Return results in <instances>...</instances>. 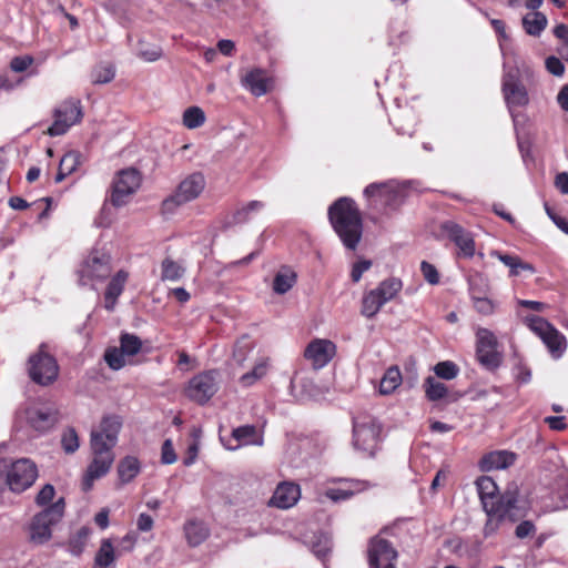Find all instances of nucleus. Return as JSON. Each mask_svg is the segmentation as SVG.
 I'll return each mask as SVG.
<instances>
[{"mask_svg":"<svg viewBox=\"0 0 568 568\" xmlns=\"http://www.w3.org/2000/svg\"><path fill=\"white\" fill-rule=\"evenodd\" d=\"M475 484L483 509L487 515L484 527L486 537L495 534L504 520L513 523L518 519V494L516 490H506L499 495L496 483L488 476L479 477Z\"/></svg>","mask_w":568,"mask_h":568,"instance_id":"nucleus-1","label":"nucleus"},{"mask_svg":"<svg viewBox=\"0 0 568 568\" xmlns=\"http://www.w3.org/2000/svg\"><path fill=\"white\" fill-rule=\"evenodd\" d=\"M327 214L333 230L343 244L349 250H355L362 239L363 223L354 200L339 197L329 205Z\"/></svg>","mask_w":568,"mask_h":568,"instance_id":"nucleus-2","label":"nucleus"},{"mask_svg":"<svg viewBox=\"0 0 568 568\" xmlns=\"http://www.w3.org/2000/svg\"><path fill=\"white\" fill-rule=\"evenodd\" d=\"M38 478V467L29 458H20L10 464L0 459V491L9 488L13 493H23Z\"/></svg>","mask_w":568,"mask_h":568,"instance_id":"nucleus-3","label":"nucleus"},{"mask_svg":"<svg viewBox=\"0 0 568 568\" xmlns=\"http://www.w3.org/2000/svg\"><path fill=\"white\" fill-rule=\"evenodd\" d=\"M65 511V500L60 497L52 505L37 513L28 525L29 541L42 546L53 536V528L62 520Z\"/></svg>","mask_w":568,"mask_h":568,"instance_id":"nucleus-4","label":"nucleus"},{"mask_svg":"<svg viewBox=\"0 0 568 568\" xmlns=\"http://www.w3.org/2000/svg\"><path fill=\"white\" fill-rule=\"evenodd\" d=\"M206 180L203 173L193 172L186 175L175 187L174 192L162 202V213L173 214L178 207L190 203L203 193Z\"/></svg>","mask_w":568,"mask_h":568,"instance_id":"nucleus-5","label":"nucleus"},{"mask_svg":"<svg viewBox=\"0 0 568 568\" xmlns=\"http://www.w3.org/2000/svg\"><path fill=\"white\" fill-rule=\"evenodd\" d=\"M382 426L369 414L353 417V446L357 450L374 455L381 442Z\"/></svg>","mask_w":568,"mask_h":568,"instance_id":"nucleus-6","label":"nucleus"},{"mask_svg":"<svg viewBox=\"0 0 568 568\" xmlns=\"http://www.w3.org/2000/svg\"><path fill=\"white\" fill-rule=\"evenodd\" d=\"M112 272L111 257L109 254L94 250L83 261L78 271V283L81 286H91L106 280Z\"/></svg>","mask_w":568,"mask_h":568,"instance_id":"nucleus-7","label":"nucleus"},{"mask_svg":"<svg viewBox=\"0 0 568 568\" xmlns=\"http://www.w3.org/2000/svg\"><path fill=\"white\" fill-rule=\"evenodd\" d=\"M90 446L93 459L83 476L82 486L84 491H89L97 479L104 477L109 473L115 459L113 449L106 448L104 444H100L97 438L90 440Z\"/></svg>","mask_w":568,"mask_h":568,"instance_id":"nucleus-8","label":"nucleus"},{"mask_svg":"<svg viewBox=\"0 0 568 568\" xmlns=\"http://www.w3.org/2000/svg\"><path fill=\"white\" fill-rule=\"evenodd\" d=\"M28 372L30 378L41 386H48L58 378L59 365L55 358L47 353L45 344H41L39 351L29 357Z\"/></svg>","mask_w":568,"mask_h":568,"instance_id":"nucleus-9","label":"nucleus"},{"mask_svg":"<svg viewBox=\"0 0 568 568\" xmlns=\"http://www.w3.org/2000/svg\"><path fill=\"white\" fill-rule=\"evenodd\" d=\"M141 185V174L136 169L121 170L113 180L110 201L114 206H122Z\"/></svg>","mask_w":568,"mask_h":568,"instance_id":"nucleus-10","label":"nucleus"},{"mask_svg":"<svg viewBox=\"0 0 568 568\" xmlns=\"http://www.w3.org/2000/svg\"><path fill=\"white\" fill-rule=\"evenodd\" d=\"M527 326L544 342L549 352L559 357L566 348V339L549 322L539 316L526 317Z\"/></svg>","mask_w":568,"mask_h":568,"instance_id":"nucleus-11","label":"nucleus"},{"mask_svg":"<svg viewBox=\"0 0 568 568\" xmlns=\"http://www.w3.org/2000/svg\"><path fill=\"white\" fill-rule=\"evenodd\" d=\"M53 123L48 128L50 136L63 135L68 130L81 121L82 110L80 101L67 100L59 104L53 111Z\"/></svg>","mask_w":568,"mask_h":568,"instance_id":"nucleus-12","label":"nucleus"},{"mask_svg":"<svg viewBox=\"0 0 568 568\" xmlns=\"http://www.w3.org/2000/svg\"><path fill=\"white\" fill-rule=\"evenodd\" d=\"M219 389L217 373L203 372L192 377L185 388L186 396L197 404H205Z\"/></svg>","mask_w":568,"mask_h":568,"instance_id":"nucleus-13","label":"nucleus"},{"mask_svg":"<svg viewBox=\"0 0 568 568\" xmlns=\"http://www.w3.org/2000/svg\"><path fill=\"white\" fill-rule=\"evenodd\" d=\"M501 91L509 110L514 106H525L529 103L528 92L520 82L517 69L505 70Z\"/></svg>","mask_w":568,"mask_h":568,"instance_id":"nucleus-14","label":"nucleus"},{"mask_svg":"<svg viewBox=\"0 0 568 568\" xmlns=\"http://www.w3.org/2000/svg\"><path fill=\"white\" fill-rule=\"evenodd\" d=\"M476 355L479 363L488 369H494L500 364V355L497 352V338L487 328H478L476 333Z\"/></svg>","mask_w":568,"mask_h":568,"instance_id":"nucleus-15","label":"nucleus"},{"mask_svg":"<svg viewBox=\"0 0 568 568\" xmlns=\"http://www.w3.org/2000/svg\"><path fill=\"white\" fill-rule=\"evenodd\" d=\"M367 554L369 568H395L397 551L388 540L379 536L372 538Z\"/></svg>","mask_w":568,"mask_h":568,"instance_id":"nucleus-16","label":"nucleus"},{"mask_svg":"<svg viewBox=\"0 0 568 568\" xmlns=\"http://www.w3.org/2000/svg\"><path fill=\"white\" fill-rule=\"evenodd\" d=\"M223 445L229 450H236L243 446H263L264 436L263 430L258 429L254 425H243L232 430L231 438L224 440Z\"/></svg>","mask_w":568,"mask_h":568,"instance_id":"nucleus-17","label":"nucleus"},{"mask_svg":"<svg viewBox=\"0 0 568 568\" xmlns=\"http://www.w3.org/2000/svg\"><path fill=\"white\" fill-rule=\"evenodd\" d=\"M336 346L329 339L315 338L305 347L304 357L314 369L326 366L335 356Z\"/></svg>","mask_w":568,"mask_h":568,"instance_id":"nucleus-18","label":"nucleus"},{"mask_svg":"<svg viewBox=\"0 0 568 568\" xmlns=\"http://www.w3.org/2000/svg\"><path fill=\"white\" fill-rule=\"evenodd\" d=\"M442 231L458 247V256L470 258L475 255L474 237L462 225L453 221H446L442 224Z\"/></svg>","mask_w":568,"mask_h":568,"instance_id":"nucleus-19","label":"nucleus"},{"mask_svg":"<svg viewBox=\"0 0 568 568\" xmlns=\"http://www.w3.org/2000/svg\"><path fill=\"white\" fill-rule=\"evenodd\" d=\"M26 418L30 427L44 433L51 429L58 422V410L51 406H33L27 409Z\"/></svg>","mask_w":568,"mask_h":568,"instance_id":"nucleus-20","label":"nucleus"},{"mask_svg":"<svg viewBox=\"0 0 568 568\" xmlns=\"http://www.w3.org/2000/svg\"><path fill=\"white\" fill-rule=\"evenodd\" d=\"M122 427L120 417L111 415L102 418L99 428L91 432L90 440L104 444L106 448L113 449L118 443V436Z\"/></svg>","mask_w":568,"mask_h":568,"instance_id":"nucleus-21","label":"nucleus"},{"mask_svg":"<svg viewBox=\"0 0 568 568\" xmlns=\"http://www.w3.org/2000/svg\"><path fill=\"white\" fill-rule=\"evenodd\" d=\"M241 83L243 88L250 91L255 97L266 94L272 87V79L267 75L266 71L260 68L247 71L242 78Z\"/></svg>","mask_w":568,"mask_h":568,"instance_id":"nucleus-22","label":"nucleus"},{"mask_svg":"<svg viewBox=\"0 0 568 568\" xmlns=\"http://www.w3.org/2000/svg\"><path fill=\"white\" fill-rule=\"evenodd\" d=\"M300 497L301 490L298 485L284 481L277 485L268 505L280 509H287L293 507Z\"/></svg>","mask_w":568,"mask_h":568,"instance_id":"nucleus-23","label":"nucleus"},{"mask_svg":"<svg viewBox=\"0 0 568 568\" xmlns=\"http://www.w3.org/2000/svg\"><path fill=\"white\" fill-rule=\"evenodd\" d=\"M365 489V485L361 481L355 480H339L338 487L327 488L325 496L333 501L347 500L353 497L356 493Z\"/></svg>","mask_w":568,"mask_h":568,"instance_id":"nucleus-24","label":"nucleus"},{"mask_svg":"<svg viewBox=\"0 0 568 568\" xmlns=\"http://www.w3.org/2000/svg\"><path fill=\"white\" fill-rule=\"evenodd\" d=\"M516 459L514 453L507 450H496L485 455L480 460L483 470L504 469L513 465Z\"/></svg>","mask_w":568,"mask_h":568,"instance_id":"nucleus-25","label":"nucleus"},{"mask_svg":"<svg viewBox=\"0 0 568 568\" xmlns=\"http://www.w3.org/2000/svg\"><path fill=\"white\" fill-rule=\"evenodd\" d=\"M128 276L129 274L121 270L111 278L104 294L105 308L108 311H112L114 308L118 297L123 292Z\"/></svg>","mask_w":568,"mask_h":568,"instance_id":"nucleus-26","label":"nucleus"},{"mask_svg":"<svg viewBox=\"0 0 568 568\" xmlns=\"http://www.w3.org/2000/svg\"><path fill=\"white\" fill-rule=\"evenodd\" d=\"M209 529L204 523L199 520H189L184 525V535L191 547L201 545L209 537Z\"/></svg>","mask_w":568,"mask_h":568,"instance_id":"nucleus-27","label":"nucleus"},{"mask_svg":"<svg viewBox=\"0 0 568 568\" xmlns=\"http://www.w3.org/2000/svg\"><path fill=\"white\" fill-rule=\"evenodd\" d=\"M366 197H376L381 202L389 203L398 197V192L395 191L389 183H372L364 190Z\"/></svg>","mask_w":568,"mask_h":568,"instance_id":"nucleus-28","label":"nucleus"},{"mask_svg":"<svg viewBox=\"0 0 568 568\" xmlns=\"http://www.w3.org/2000/svg\"><path fill=\"white\" fill-rule=\"evenodd\" d=\"M297 275L290 267H282L273 280V291L276 294L287 293L296 283Z\"/></svg>","mask_w":568,"mask_h":568,"instance_id":"nucleus-29","label":"nucleus"},{"mask_svg":"<svg viewBox=\"0 0 568 568\" xmlns=\"http://www.w3.org/2000/svg\"><path fill=\"white\" fill-rule=\"evenodd\" d=\"M490 255L497 257L501 263L508 266L511 276L519 275L520 271H529L531 273L535 272V268L531 264L523 262L518 256L504 254L498 251H493Z\"/></svg>","mask_w":568,"mask_h":568,"instance_id":"nucleus-30","label":"nucleus"},{"mask_svg":"<svg viewBox=\"0 0 568 568\" xmlns=\"http://www.w3.org/2000/svg\"><path fill=\"white\" fill-rule=\"evenodd\" d=\"M141 470L140 462L136 457L126 456L118 465V475L122 484L130 483Z\"/></svg>","mask_w":568,"mask_h":568,"instance_id":"nucleus-31","label":"nucleus"},{"mask_svg":"<svg viewBox=\"0 0 568 568\" xmlns=\"http://www.w3.org/2000/svg\"><path fill=\"white\" fill-rule=\"evenodd\" d=\"M265 207L262 201H250L248 203L237 207L232 214L233 224H243L251 220L253 214L261 212Z\"/></svg>","mask_w":568,"mask_h":568,"instance_id":"nucleus-32","label":"nucleus"},{"mask_svg":"<svg viewBox=\"0 0 568 568\" xmlns=\"http://www.w3.org/2000/svg\"><path fill=\"white\" fill-rule=\"evenodd\" d=\"M403 283L399 278L389 277L382 281L374 292L377 293L379 298L386 304L392 301L402 290Z\"/></svg>","mask_w":568,"mask_h":568,"instance_id":"nucleus-33","label":"nucleus"},{"mask_svg":"<svg viewBox=\"0 0 568 568\" xmlns=\"http://www.w3.org/2000/svg\"><path fill=\"white\" fill-rule=\"evenodd\" d=\"M402 383V374L397 366L389 367L379 383V393L383 395L392 394Z\"/></svg>","mask_w":568,"mask_h":568,"instance_id":"nucleus-34","label":"nucleus"},{"mask_svg":"<svg viewBox=\"0 0 568 568\" xmlns=\"http://www.w3.org/2000/svg\"><path fill=\"white\" fill-rule=\"evenodd\" d=\"M185 274V267L182 266L180 263L173 261L170 257H166L161 263V280L162 281H170V282H178L180 281Z\"/></svg>","mask_w":568,"mask_h":568,"instance_id":"nucleus-35","label":"nucleus"},{"mask_svg":"<svg viewBox=\"0 0 568 568\" xmlns=\"http://www.w3.org/2000/svg\"><path fill=\"white\" fill-rule=\"evenodd\" d=\"M384 305V302L379 298L377 293L371 290L363 295L361 313L363 316L372 318Z\"/></svg>","mask_w":568,"mask_h":568,"instance_id":"nucleus-36","label":"nucleus"},{"mask_svg":"<svg viewBox=\"0 0 568 568\" xmlns=\"http://www.w3.org/2000/svg\"><path fill=\"white\" fill-rule=\"evenodd\" d=\"M525 31L530 36H539L547 26V18L541 12H532L523 18Z\"/></svg>","mask_w":568,"mask_h":568,"instance_id":"nucleus-37","label":"nucleus"},{"mask_svg":"<svg viewBox=\"0 0 568 568\" xmlns=\"http://www.w3.org/2000/svg\"><path fill=\"white\" fill-rule=\"evenodd\" d=\"M115 560L113 545L110 539H103L95 554L94 564L101 568H109Z\"/></svg>","mask_w":568,"mask_h":568,"instance_id":"nucleus-38","label":"nucleus"},{"mask_svg":"<svg viewBox=\"0 0 568 568\" xmlns=\"http://www.w3.org/2000/svg\"><path fill=\"white\" fill-rule=\"evenodd\" d=\"M426 397L432 402H437L447 395V387L435 377L428 376L424 382Z\"/></svg>","mask_w":568,"mask_h":568,"instance_id":"nucleus-39","label":"nucleus"},{"mask_svg":"<svg viewBox=\"0 0 568 568\" xmlns=\"http://www.w3.org/2000/svg\"><path fill=\"white\" fill-rule=\"evenodd\" d=\"M267 372V363L264 359H261L258 363L254 365L252 371L243 374L240 377V384L244 387H250L255 384L258 379L266 375Z\"/></svg>","mask_w":568,"mask_h":568,"instance_id":"nucleus-40","label":"nucleus"},{"mask_svg":"<svg viewBox=\"0 0 568 568\" xmlns=\"http://www.w3.org/2000/svg\"><path fill=\"white\" fill-rule=\"evenodd\" d=\"M183 125L187 129L200 128L205 122V114L199 106H190L183 113Z\"/></svg>","mask_w":568,"mask_h":568,"instance_id":"nucleus-41","label":"nucleus"},{"mask_svg":"<svg viewBox=\"0 0 568 568\" xmlns=\"http://www.w3.org/2000/svg\"><path fill=\"white\" fill-rule=\"evenodd\" d=\"M120 347L128 356L136 355L142 348V341L131 333H123L120 336Z\"/></svg>","mask_w":568,"mask_h":568,"instance_id":"nucleus-42","label":"nucleus"},{"mask_svg":"<svg viewBox=\"0 0 568 568\" xmlns=\"http://www.w3.org/2000/svg\"><path fill=\"white\" fill-rule=\"evenodd\" d=\"M80 440L73 427L65 428L61 434V447L65 454H73L79 449Z\"/></svg>","mask_w":568,"mask_h":568,"instance_id":"nucleus-43","label":"nucleus"},{"mask_svg":"<svg viewBox=\"0 0 568 568\" xmlns=\"http://www.w3.org/2000/svg\"><path fill=\"white\" fill-rule=\"evenodd\" d=\"M114 75V68L111 64H103L92 71L91 80L94 84H104L111 82Z\"/></svg>","mask_w":568,"mask_h":568,"instance_id":"nucleus-44","label":"nucleus"},{"mask_svg":"<svg viewBox=\"0 0 568 568\" xmlns=\"http://www.w3.org/2000/svg\"><path fill=\"white\" fill-rule=\"evenodd\" d=\"M471 300L474 302V307L481 315H490L494 313V302L484 295L477 294V291L474 287H471Z\"/></svg>","mask_w":568,"mask_h":568,"instance_id":"nucleus-45","label":"nucleus"},{"mask_svg":"<svg viewBox=\"0 0 568 568\" xmlns=\"http://www.w3.org/2000/svg\"><path fill=\"white\" fill-rule=\"evenodd\" d=\"M434 372L437 377L449 381L458 375L459 368L454 362L444 361L434 366Z\"/></svg>","mask_w":568,"mask_h":568,"instance_id":"nucleus-46","label":"nucleus"},{"mask_svg":"<svg viewBox=\"0 0 568 568\" xmlns=\"http://www.w3.org/2000/svg\"><path fill=\"white\" fill-rule=\"evenodd\" d=\"M82 162V155L78 151L67 152L60 160L61 170L67 173H73Z\"/></svg>","mask_w":568,"mask_h":568,"instance_id":"nucleus-47","label":"nucleus"},{"mask_svg":"<svg viewBox=\"0 0 568 568\" xmlns=\"http://www.w3.org/2000/svg\"><path fill=\"white\" fill-rule=\"evenodd\" d=\"M125 353L122 348H109L104 354V359L110 368L118 371L125 365Z\"/></svg>","mask_w":568,"mask_h":568,"instance_id":"nucleus-48","label":"nucleus"},{"mask_svg":"<svg viewBox=\"0 0 568 568\" xmlns=\"http://www.w3.org/2000/svg\"><path fill=\"white\" fill-rule=\"evenodd\" d=\"M89 537V529L85 527H82L78 530L75 536L70 538L69 540V550L72 555L79 556L84 548L85 540Z\"/></svg>","mask_w":568,"mask_h":568,"instance_id":"nucleus-49","label":"nucleus"},{"mask_svg":"<svg viewBox=\"0 0 568 568\" xmlns=\"http://www.w3.org/2000/svg\"><path fill=\"white\" fill-rule=\"evenodd\" d=\"M252 342L247 337H243L235 344L233 358L239 365H243L248 353L252 351Z\"/></svg>","mask_w":568,"mask_h":568,"instance_id":"nucleus-50","label":"nucleus"},{"mask_svg":"<svg viewBox=\"0 0 568 568\" xmlns=\"http://www.w3.org/2000/svg\"><path fill=\"white\" fill-rule=\"evenodd\" d=\"M332 548L331 539L325 536L321 535L317 538V541H315L312 546V550L314 555L320 558L322 561H325L326 557L328 556Z\"/></svg>","mask_w":568,"mask_h":568,"instance_id":"nucleus-51","label":"nucleus"},{"mask_svg":"<svg viewBox=\"0 0 568 568\" xmlns=\"http://www.w3.org/2000/svg\"><path fill=\"white\" fill-rule=\"evenodd\" d=\"M55 495V489L51 484H45L36 496V504L38 506H50Z\"/></svg>","mask_w":568,"mask_h":568,"instance_id":"nucleus-52","label":"nucleus"},{"mask_svg":"<svg viewBox=\"0 0 568 568\" xmlns=\"http://www.w3.org/2000/svg\"><path fill=\"white\" fill-rule=\"evenodd\" d=\"M178 457L173 448L171 439H165L161 448V462L165 465H171L176 462Z\"/></svg>","mask_w":568,"mask_h":568,"instance_id":"nucleus-53","label":"nucleus"},{"mask_svg":"<svg viewBox=\"0 0 568 568\" xmlns=\"http://www.w3.org/2000/svg\"><path fill=\"white\" fill-rule=\"evenodd\" d=\"M420 271L423 273L424 278L429 284L435 285L439 282V274L433 264H430L426 261H423L420 263Z\"/></svg>","mask_w":568,"mask_h":568,"instance_id":"nucleus-54","label":"nucleus"},{"mask_svg":"<svg viewBox=\"0 0 568 568\" xmlns=\"http://www.w3.org/2000/svg\"><path fill=\"white\" fill-rule=\"evenodd\" d=\"M32 62L33 59L30 55L14 57L10 62V68L14 72H23L32 64Z\"/></svg>","mask_w":568,"mask_h":568,"instance_id":"nucleus-55","label":"nucleus"},{"mask_svg":"<svg viewBox=\"0 0 568 568\" xmlns=\"http://www.w3.org/2000/svg\"><path fill=\"white\" fill-rule=\"evenodd\" d=\"M372 266V262L369 260H362L356 262L351 272L352 281L357 283L362 278L364 272L368 271Z\"/></svg>","mask_w":568,"mask_h":568,"instance_id":"nucleus-56","label":"nucleus"},{"mask_svg":"<svg viewBox=\"0 0 568 568\" xmlns=\"http://www.w3.org/2000/svg\"><path fill=\"white\" fill-rule=\"evenodd\" d=\"M546 69L549 73L556 75V77H561L565 72V65L564 63L560 61V59L551 55V57H548L546 59Z\"/></svg>","mask_w":568,"mask_h":568,"instance_id":"nucleus-57","label":"nucleus"},{"mask_svg":"<svg viewBox=\"0 0 568 568\" xmlns=\"http://www.w3.org/2000/svg\"><path fill=\"white\" fill-rule=\"evenodd\" d=\"M535 525L529 520L521 521L515 530L516 537L523 539L535 532Z\"/></svg>","mask_w":568,"mask_h":568,"instance_id":"nucleus-58","label":"nucleus"},{"mask_svg":"<svg viewBox=\"0 0 568 568\" xmlns=\"http://www.w3.org/2000/svg\"><path fill=\"white\" fill-rule=\"evenodd\" d=\"M544 422L552 430L560 432V430L566 429V427H567L564 416H547V417H545Z\"/></svg>","mask_w":568,"mask_h":568,"instance_id":"nucleus-59","label":"nucleus"},{"mask_svg":"<svg viewBox=\"0 0 568 568\" xmlns=\"http://www.w3.org/2000/svg\"><path fill=\"white\" fill-rule=\"evenodd\" d=\"M153 525H154V520L150 515H148L145 513H142L139 515L138 520H136V527L140 531H143V532L150 531L153 528Z\"/></svg>","mask_w":568,"mask_h":568,"instance_id":"nucleus-60","label":"nucleus"},{"mask_svg":"<svg viewBox=\"0 0 568 568\" xmlns=\"http://www.w3.org/2000/svg\"><path fill=\"white\" fill-rule=\"evenodd\" d=\"M546 211L548 216L552 220V222L560 229L564 233L568 234V220L562 216H559L551 212L549 207L546 206Z\"/></svg>","mask_w":568,"mask_h":568,"instance_id":"nucleus-61","label":"nucleus"},{"mask_svg":"<svg viewBox=\"0 0 568 568\" xmlns=\"http://www.w3.org/2000/svg\"><path fill=\"white\" fill-rule=\"evenodd\" d=\"M555 185L562 194H568V173L561 172L557 174Z\"/></svg>","mask_w":568,"mask_h":568,"instance_id":"nucleus-62","label":"nucleus"},{"mask_svg":"<svg viewBox=\"0 0 568 568\" xmlns=\"http://www.w3.org/2000/svg\"><path fill=\"white\" fill-rule=\"evenodd\" d=\"M170 294H172L182 304L189 302L191 298L190 293L183 287L172 288Z\"/></svg>","mask_w":568,"mask_h":568,"instance_id":"nucleus-63","label":"nucleus"},{"mask_svg":"<svg viewBox=\"0 0 568 568\" xmlns=\"http://www.w3.org/2000/svg\"><path fill=\"white\" fill-rule=\"evenodd\" d=\"M557 102L562 110L568 111V84H565L559 91Z\"/></svg>","mask_w":568,"mask_h":568,"instance_id":"nucleus-64","label":"nucleus"}]
</instances>
